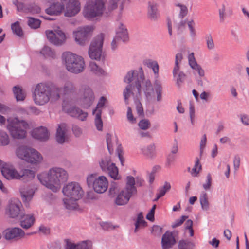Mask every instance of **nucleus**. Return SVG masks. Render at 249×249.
<instances>
[{"label":"nucleus","mask_w":249,"mask_h":249,"mask_svg":"<svg viewBox=\"0 0 249 249\" xmlns=\"http://www.w3.org/2000/svg\"><path fill=\"white\" fill-rule=\"evenodd\" d=\"M45 33L49 41L55 45H61L66 39L65 33L59 28L54 31L46 30Z\"/></svg>","instance_id":"obj_15"},{"label":"nucleus","mask_w":249,"mask_h":249,"mask_svg":"<svg viewBox=\"0 0 249 249\" xmlns=\"http://www.w3.org/2000/svg\"><path fill=\"white\" fill-rule=\"evenodd\" d=\"M206 134H204L201 140L200 143V156L201 157V155L202 154L203 149L204 148L206 143Z\"/></svg>","instance_id":"obj_60"},{"label":"nucleus","mask_w":249,"mask_h":249,"mask_svg":"<svg viewBox=\"0 0 249 249\" xmlns=\"http://www.w3.org/2000/svg\"><path fill=\"white\" fill-rule=\"evenodd\" d=\"M138 126L142 130H146L150 126V122L148 119H142L138 123Z\"/></svg>","instance_id":"obj_52"},{"label":"nucleus","mask_w":249,"mask_h":249,"mask_svg":"<svg viewBox=\"0 0 249 249\" xmlns=\"http://www.w3.org/2000/svg\"><path fill=\"white\" fill-rule=\"evenodd\" d=\"M10 142V139L7 133L0 130V144L2 146L7 145Z\"/></svg>","instance_id":"obj_47"},{"label":"nucleus","mask_w":249,"mask_h":249,"mask_svg":"<svg viewBox=\"0 0 249 249\" xmlns=\"http://www.w3.org/2000/svg\"><path fill=\"white\" fill-rule=\"evenodd\" d=\"M106 100H107V99H106V97H105L104 96H102L100 98L99 101L97 105L96 108L95 109H94L92 111L93 114H94L96 111L97 112V110L98 109H99L100 108H101L104 106Z\"/></svg>","instance_id":"obj_54"},{"label":"nucleus","mask_w":249,"mask_h":249,"mask_svg":"<svg viewBox=\"0 0 249 249\" xmlns=\"http://www.w3.org/2000/svg\"><path fill=\"white\" fill-rule=\"evenodd\" d=\"M20 194L22 201L26 202L30 201L32 199L34 191L32 189L29 188L21 191Z\"/></svg>","instance_id":"obj_36"},{"label":"nucleus","mask_w":249,"mask_h":249,"mask_svg":"<svg viewBox=\"0 0 249 249\" xmlns=\"http://www.w3.org/2000/svg\"><path fill=\"white\" fill-rule=\"evenodd\" d=\"M207 46L209 50H213L214 48V44L213 39L211 34L205 36Z\"/></svg>","instance_id":"obj_51"},{"label":"nucleus","mask_w":249,"mask_h":249,"mask_svg":"<svg viewBox=\"0 0 249 249\" xmlns=\"http://www.w3.org/2000/svg\"><path fill=\"white\" fill-rule=\"evenodd\" d=\"M18 179L23 182H28L33 179L35 176V173L34 171L30 169H24L22 170L20 172H18Z\"/></svg>","instance_id":"obj_29"},{"label":"nucleus","mask_w":249,"mask_h":249,"mask_svg":"<svg viewBox=\"0 0 249 249\" xmlns=\"http://www.w3.org/2000/svg\"><path fill=\"white\" fill-rule=\"evenodd\" d=\"M79 249H91L92 244L89 240L83 241L78 244Z\"/></svg>","instance_id":"obj_53"},{"label":"nucleus","mask_w":249,"mask_h":249,"mask_svg":"<svg viewBox=\"0 0 249 249\" xmlns=\"http://www.w3.org/2000/svg\"><path fill=\"white\" fill-rule=\"evenodd\" d=\"M104 8L102 0H95L94 3L88 4L85 7L83 14L85 18L90 19L102 15Z\"/></svg>","instance_id":"obj_11"},{"label":"nucleus","mask_w":249,"mask_h":249,"mask_svg":"<svg viewBox=\"0 0 249 249\" xmlns=\"http://www.w3.org/2000/svg\"><path fill=\"white\" fill-rule=\"evenodd\" d=\"M93 30V28L90 26L79 28L77 31L73 33L75 41L81 45H84L85 42L91 36Z\"/></svg>","instance_id":"obj_13"},{"label":"nucleus","mask_w":249,"mask_h":249,"mask_svg":"<svg viewBox=\"0 0 249 249\" xmlns=\"http://www.w3.org/2000/svg\"><path fill=\"white\" fill-rule=\"evenodd\" d=\"M240 158L238 155H235L234 157L233 166L235 170H237L240 166Z\"/></svg>","instance_id":"obj_62"},{"label":"nucleus","mask_w":249,"mask_h":249,"mask_svg":"<svg viewBox=\"0 0 249 249\" xmlns=\"http://www.w3.org/2000/svg\"><path fill=\"white\" fill-rule=\"evenodd\" d=\"M137 193L135 178L131 176H127L125 188L118 194L115 198V203L118 206L124 205L128 202L131 197Z\"/></svg>","instance_id":"obj_5"},{"label":"nucleus","mask_w":249,"mask_h":249,"mask_svg":"<svg viewBox=\"0 0 249 249\" xmlns=\"http://www.w3.org/2000/svg\"><path fill=\"white\" fill-rule=\"evenodd\" d=\"M95 176L93 174H91L90 176L87 177V182L89 186H94V181L95 180Z\"/></svg>","instance_id":"obj_63"},{"label":"nucleus","mask_w":249,"mask_h":249,"mask_svg":"<svg viewBox=\"0 0 249 249\" xmlns=\"http://www.w3.org/2000/svg\"><path fill=\"white\" fill-rule=\"evenodd\" d=\"M199 200L202 209L206 211L209 210L210 204L206 193L204 192L201 193L199 197Z\"/></svg>","instance_id":"obj_34"},{"label":"nucleus","mask_w":249,"mask_h":249,"mask_svg":"<svg viewBox=\"0 0 249 249\" xmlns=\"http://www.w3.org/2000/svg\"><path fill=\"white\" fill-rule=\"evenodd\" d=\"M60 92L61 89L52 82L40 83L36 86L34 100L36 105H44L50 99L58 100Z\"/></svg>","instance_id":"obj_2"},{"label":"nucleus","mask_w":249,"mask_h":249,"mask_svg":"<svg viewBox=\"0 0 249 249\" xmlns=\"http://www.w3.org/2000/svg\"><path fill=\"white\" fill-rule=\"evenodd\" d=\"M147 226V222L144 220L142 212L139 213L137 215V220L135 223L134 232L136 233L140 226L145 227Z\"/></svg>","instance_id":"obj_35"},{"label":"nucleus","mask_w":249,"mask_h":249,"mask_svg":"<svg viewBox=\"0 0 249 249\" xmlns=\"http://www.w3.org/2000/svg\"><path fill=\"white\" fill-rule=\"evenodd\" d=\"M21 208H22V205L18 199L12 200L9 202L8 206L9 216L11 218L20 217L21 215L24 213L21 209Z\"/></svg>","instance_id":"obj_17"},{"label":"nucleus","mask_w":249,"mask_h":249,"mask_svg":"<svg viewBox=\"0 0 249 249\" xmlns=\"http://www.w3.org/2000/svg\"><path fill=\"white\" fill-rule=\"evenodd\" d=\"M118 188V185L117 183L114 181H112L110 183V187L109 189V195L112 196H114L116 194V190Z\"/></svg>","instance_id":"obj_57"},{"label":"nucleus","mask_w":249,"mask_h":249,"mask_svg":"<svg viewBox=\"0 0 249 249\" xmlns=\"http://www.w3.org/2000/svg\"><path fill=\"white\" fill-rule=\"evenodd\" d=\"M176 239L173 233L169 231L163 235L161 238V246L162 249H169L176 243Z\"/></svg>","instance_id":"obj_23"},{"label":"nucleus","mask_w":249,"mask_h":249,"mask_svg":"<svg viewBox=\"0 0 249 249\" xmlns=\"http://www.w3.org/2000/svg\"><path fill=\"white\" fill-rule=\"evenodd\" d=\"M63 110L70 116L78 118L81 121L85 120L88 116V113L83 111L75 106H68L67 105H62Z\"/></svg>","instance_id":"obj_16"},{"label":"nucleus","mask_w":249,"mask_h":249,"mask_svg":"<svg viewBox=\"0 0 249 249\" xmlns=\"http://www.w3.org/2000/svg\"><path fill=\"white\" fill-rule=\"evenodd\" d=\"M63 201L66 208L69 210H76L79 207L77 201L72 200L70 198L64 199Z\"/></svg>","instance_id":"obj_41"},{"label":"nucleus","mask_w":249,"mask_h":249,"mask_svg":"<svg viewBox=\"0 0 249 249\" xmlns=\"http://www.w3.org/2000/svg\"><path fill=\"white\" fill-rule=\"evenodd\" d=\"M62 58L69 72L78 74L84 71L85 63L81 56L66 52L63 53Z\"/></svg>","instance_id":"obj_4"},{"label":"nucleus","mask_w":249,"mask_h":249,"mask_svg":"<svg viewBox=\"0 0 249 249\" xmlns=\"http://www.w3.org/2000/svg\"><path fill=\"white\" fill-rule=\"evenodd\" d=\"M79 94L81 107L84 108H89L92 105L95 99L92 89L88 85L82 84L79 89Z\"/></svg>","instance_id":"obj_8"},{"label":"nucleus","mask_w":249,"mask_h":249,"mask_svg":"<svg viewBox=\"0 0 249 249\" xmlns=\"http://www.w3.org/2000/svg\"><path fill=\"white\" fill-rule=\"evenodd\" d=\"M195 244L188 240L182 239L178 243V249H195Z\"/></svg>","instance_id":"obj_33"},{"label":"nucleus","mask_w":249,"mask_h":249,"mask_svg":"<svg viewBox=\"0 0 249 249\" xmlns=\"http://www.w3.org/2000/svg\"><path fill=\"white\" fill-rule=\"evenodd\" d=\"M66 6L64 16L72 17L77 14L80 11V3L79 0H60Z\"/></svg>","instance_id":"obj_14"},{"label":"nucleus","mask_w":249,"mask_h":249,"mask_svg":"<svg viewBox=\"0 0 249 249\" xmlns=\"http://www.w3.org/2000/svg\"><path fill=\"white\" fill-rule=\"evenodd\" d=\"M145 77L142 67L139 71L131 70L129 71L124 78V82L127 83L123 91V96L126 104H128V99L131 95H134L133 90L136 88L138 94L141 92V84L144 82Z\"/></svg>","instance_id":"obj_3"},{"label":"nucleus","mask_w":249,"mask_h":249,"mask_svg":"<svg viewBox=\"0 0 249 249\" xmlns=\"http://www.w3.org/2000/svg\"><path fill=\"white\" fill-rule=\"evenodd\" d=\"M144 154L152 158L155 156V147L154 144L148 145L146 149H142Z\"/></svg>","instance_id":"obj_50"},{"label":"nucleus","mask_w":249,"mask_h":249,"mask_svg":"<svg viewBox=\"0 0 249 249\" xmlns=\"http://www.w3.org/2000/svg\"><path fill=\"white\" fill-rule=\"evenodd\" d=\"M125 0H110L109 1V9L111 10H114L116 9L118 4H120V9L122 11L124 9V1Z\"/></svg>","instance_id":"obj_46"},{"label":"nucleus","mask_w":249,"mask_h":249,"mask_svg":"<svg viewBox=\"0 0 249 249\" xmlns=\"http://www.w3.org/2000/svg\"><path fill=\"white\" fill-rule=\"evenodd\" d=\"M143 90L145 96L147 98L151 97L154 91V89L149 80H147L144 82Z\"/></svg>","instance_id":"obj_32"},{"label":"nucleus","mask_w":249,"mask_h":249,"mask_svg":"<svg viewBox=\"0 0 249 249\" xmlns=\"http://www.w3.org/2000/svg\"><path fill=\"white\" fill-rule=\"evenodd\" d=\"M116 152L118 155V157L119 158V159L120 161L121 164L122 166H124V158L122 153H123V150L122 148L121 147V145L120 144L119 145L117 149H116Z\"/></svg>","instance_id":"obj_56"},{"label":"nucleus","mask_w":249,"mask_h":249,"mask_svg":"<svg viewBox=\"0 0 249 249\" xmlns=\"http://www.w3.org/2000/svg\"><path fill=\"white\" fill-rule=\"evenodd\" d=\"M102 110L98 109L95 116V124L98 130L101 131L103 129V122L101 119Z\"/></svg>","instance_id":"obj_45"},{"label":"nucleus","mask_w":249,"mask_h":249,"mask_svg":"<svg viewBox=\"0 0 249 249\" xmlns=\"http://www.w3.org/2000/svg\"><path fill=\"white\" fill-rule=\"evenodd\" d=\"M11 30L13 33L19 37H22L23 36V32L20 23L18 21H16L11 24Z\"/></svg>","instance_id":"obj_43"},{"label":"nucleus","mask_w":249,"mask_h":249,"mask_svg":"<svg viewBox=\"0 0 249 249\" xmlns=\"http://www.w3.org/2000/svg\"><path fill=\"white\" fill-rule=\"evenodd\" d=\"M188 217V216L182 215L180 219H176L172 224V228H175L180 226Z\"/></svg>","instance_id":"obj_55"},{"label":"nucleus","mask_w":249,"mask_h":249,"mask_svg":"<svg viewBox=\"0 0 249 249\" xmlns=\"http://www.w3.org/2000/svg\"><path fill=\"white\" fill-rule=\"evenodd\" d=\"M170 184L166 181L163 186L160 187L158 190V194L159 195V197H161L165 195L166 193L171 189Z\"/></svg>","instance_id":"obj_48"},{"label":"nucleus","mask_w":249,"mask_h":249,"mask_svg":"<svg viewBox=\"0 0 249 249\" xmlns=\"http://www.w3.org/2000/svg\"><path fill=\"white\" fill-rule=\"evenodd\" d=\"M154 86L157 94V101L158 102H160L162 99V88L160 82L158 79H155L154 83Z\"/></svg>","instance_id":"obj_38"},{"label":"nucleus","mask_w":249,"mask_h":249,"mask_svg":"<svg viewBox=\"0 0 249 249\" xmlns=\"http://www.w3.org/2000/svg\"><path fill=\"white\" fill-rule=\"evenodd\" d=\"M67 132L66 124L62 123L58 125L57 129L55 139L56 142L59 144H63L65 141V136Z\"/></svg>","instance_id":"obj_27"},{"label":"nucleus","mask_w":249,"mask_h":249,"mask_svg":"<svg viewBox=\"0 0 249 249\" xmlns=\"http://www.w3.org/2000/svg\"><path fill=\"white\" fill-rule=\"evenodd\" d=\"M1 172L3 177L7 180L18 179L19 177L18 171L12 167H9L6 163L2 164Z\"/></svg>","instance_id":"obj_20"},{"label":"nucleus","mask_w":249,"mask_h":249,"mask_svg":"<svg viewBox=\"0 0 249 249\" xmlns=\"http://www.w3.org/2000/svg\"><path fill=\"white\" fill-rule=\"evenodd\" d=\"M17 156L26 162L36 164L42 160L41 155L36 150L26 146H21L16 150Z\"/></svg>","instance_id":"obj_6"},{"label":"nucleus","mask_w":249,"mask_h":249,"mask_svg":"<svg viewBox=\"0 0 249 249\" xmlns=\"http://www.w3.org/2000/svg\"><path fill=\"white\" fill-rule=\"evenodd\" d=\"M72 130L76 137H79L82 133L81 129L76 125H72Z\"/></svg>","instance_id":"obj_64"},{"label":"nucleus","mask_w":249,"mask_h":249,"mask_svg":"<svg viewBox=\"0 0 249 249\" xmlns=\"http://www.w3.org/2000/svg\"><path fill=\"white\" fill-rule=\"evenodd\" d=\"M40 182L54 192H56L61 185L66 182L68 174L62 168L54 167L50 169L48 172H43L37 175Z\"/></svg>","instance_id":"obj_1"},{"label":"nucleus","mask_w":249,"mask_h":249,"mask_svg":"<svg viewBox=\"0 0 249 249\" xmlns=\"http://www.w3.org/2000/svg\"><path fill=\"white\" fill-rule=\"evenodd\" d=\"M62 89L64 95L72 94L76 91V88L73 83L70 81L66 82Z\"/></svg>","instance_id":"obj_37"},{"label":"nucleus","mask_w":249,"mask_h":249,"mask_svg":"<svg viewBox=\"0 0 249 249\" xmlns=\"http://www.w3.org/2000/svg\"><path fill=\"white\" fill-rule=\"evenodd\" d=\"M29 11L32 14H39L41 12V8L38 5L34 4L29 7Z\"/></svg>","instance_id":"obj_59"},{"label":"nucleus","mask_w":249,"mask_h":249,"mask_svg":"<svg viewBox=\"0 0 249 249\" xmlns=\"http://www.w3.org/2000/svg\"><path fill=\"white\" fill-rule=\"evenodd\" d=\"M33 137L41 141H46L49 138V134L46 127L41 126L32 132Z\"/></svg>","instance_id":"obj_26"},{"label":"nucleus","mask_w":249,"mask_h":249,"mask_svg":"<svg viewBox=\"0 0 249 249\" xmlns=\"http://www.w3.org/2000/svg\"><path fill=\"white\" fill-rule=\"evenodd\" d=\"M104 39V34H100L96 36L91 41L88 51L89 55L91 59L96 60L104 59V57L102 56Z\"/></svg>","instance_id":"obj_7"},{"label":"nucleus","mask_w":249,"mask_h":249,"mask_svg":"<svg viewBox=\"0 0 249 249\" xmlns=\"http://www.w3.org/2000/svg\"><path fill=\"white\" fill-rule=\"evenodd\" d=\"M143 64L147 68L151 69L157 78L159 73V65L156 61L150 59H146L143 61Z\"/></svg>","instance_id":"obj_30"},{"label":"nucleus","mask_w":249,"mask_h":249,"mask_svg":"<svg viewBox=\"0 0 249 249\" xmlns=\"http://www.w3.org/2000/svg\"><path fill=\"white\" fill-rule=\"evenodd\" d=\"M175 77H176V85L180 88L182 84L184 82L186 78V75L183 71H179Z\"/></svg>","instance_id":"obj_49"},{"label":"nucleus","mask_w":249,"mask_h":249,"mask_svg":"<svg viewBox=\"0 0 249 249\" xmlns=\"http://www.w3.org/2000/svg\"><path fill=\"white\" fill-rule=\"evenodd\" d=\"M8 124L7 128L9 130L11 137L15 139H22L26 136V131L22 129L17 121L8 120Z\"/></svg>","instance_id":"obj_12"},{"label":"nucleus","mask_w":249,"mask_h":249,"mask_svg":"<svg viewBox=\"0 0 249 249\" xmlns=\"http://www.w3.org/2000/svg\"><path fill=\"white\" fill-rule=\"evenodd\" d=\"M62 192L69 198L75 201L79 200L84 195L82 188L80 184L76 182L69 183L64 186Z\"/></svg>","instance_id":"obj_9"},{"label":"nucleus","mask_w":249,"mask_h":249,"mask_svg":"<svg viewBox=\"0 0 249 249\" xmlns=\"http://www.w3.org/2000/svg\"><path fill=\"white\" fill-rule=\"evenodd\" d=\"M28 25L32 29H38L40 27L41 21L39 19L32 17H28Z\"/></svg>","instance_id":"obj_40"},{"label":"nucleus","mask_w":249,"mask_h":249,"mask_svg":"<svg viewBox=\"0 0 249 249\" xmlns=\"http://www.w3.org/2000/svg\"><path fill=\"white\" fill-rule=\"evenodd\" d=\"M100 167L103 172L107 173L114 180H119L121 176L119 175L118 168L115 164L111 162L109 157H105L99 162Z\"/></svg>","instance_id":"obj_10"},{"label":"nucleus","mask_w":249,"mask_h":249,"mask_svg":"<svg viewBox=\"0 0 249 249\" xmlns=\"http://www.w3.org/2000/svg\"><path fill=\"white\" fill-rule=\"evenodd\" d=\"M5 239L10 240L16 238H21L24 236L25 232L22 229L18 227L9 228L3 232Z\"/></svg>","instance_id":"obj_18"},{"label":"nucleus","mask_w":249,"mask_h":249,"mask_svg":"<svg viewBox=\"0 0 249 249\" xmlns=\"http://www.w3.org/2000/svg\"><path fill=\"white\" fill-rule=\"evenodd\" d=\"M147 17L152 21H156L160 16L157 8V4L154 2H148Z\"/></svg>","instance_id":"obj_24"},{"label":"nucleus","mask_w":249,"mask_h":249,"mask_svg":"<svg viewBox=\"0 0 249 249\" xmlns=\"http://www.w3.org/2000/svg\"><path fill=\"white\" fill-rule=\"evenodd\" d=\"M65 10V5L59 2H54L46 8L45 12L49 15H60Z\"/></svg>","instance_id":"obj_21"},{"label":"nucleus","mask_w":249,"mask_h":249,"mask_svg":"<svg viewBox=\"0 0 249 249\" xmlns=\"http://www.w3.org/2000/svg\"><path fill=\"white\" fill-rule=\"evenodd\" d=\"M13 92L17 102L24 101L26 98V94L21 88L19 86H15L13 88Z\"/></svg>","instance_id":"obj_31"},{"label":"nucleus","mask_w":249,"mask_h":249,"mask_svg":"<svg viewBox=\"0 0 249 249\" xmlns=\"http://www.w3.org/2000/svg\"><path fill=\"white\" fill-rule=\"evenodd\" d=\"M20 225L22 228L28 229L34 223L35 219L33 215L25 214L24 213L19 217Z\"/></svg>","instance_id":"obj_25"},{"label":"nucleus","mask_w":249,"mask_h":249,"mask_svg":"<svg viewBox=\"0 0 249 249\" xmlns=\"http://www.w3.org/2000/svg\"><path fill=\"white\" fill-rule=\"evenodd\" d=\"M108 181L106 177L101 176L95 179L93 187L95 192L99 194L104 193L108 187Z\"/></svg>","instance_id":"obj_19"},{"label":"nucleus","mask_w":249,"mask_h":249,"mask_svg":"<svg viewBox=\"0 0 249 249\" xmlns=\"http://www.w3.org/2000/svg\"><path fill=\"white\" fill-rule=\"evenodd\" d=\"M115 37L123 42L129 40V34L126 26L122 22H120L116 29Z\"/></svg>","instance_id":"obj_22"},{"label":"nucleus","mask_w":249,"mask_h":249,"mask_svg":"<svg viewBox=\"0 0 249 249\" xmlns=\"http://www.w3.org/2000/svg\"><path fill=\"white\" fill-rule=\"evenodd\" d=\"M188 61L190 67L193 70H196L200 77L204 76V71L202 67L197 63L193 53H192L189 55Z\"/></svg>","instance_id":"obj_28"},{"label":"nucleus","mask_w":249,"mask_h":249,"mask_svg":"<svg viewBox=\"0 0 249 249\" xmlns=\"http://www.w3.org/2000/svg\"><path fill=\"white\" fill-rule=\"evenodd\" d=\"M183 58L182 54L181 53H178L175 56V66L173 70V75L175 77L177 72L179 71V62H181Z\"/></svg>","instance_id":"obj_44"},{"label":"nucleus","mask_w":249,"mask_h":249,"mask_svg":"<svg viewBox=\"0 0 249 249\" xmlns=\"http://www.w3.org/2000/svg\"><path fill=\"white\" fill-rule=\"evenodd\" d=\"M89 68L90 71L98 76L105 75V71L104 70L99 67L95 62H90L89 64Z\"/></svg>","instance_id":"obj_39"},{"label":"nucleus","mask_w":249,"mask_h":249,"mask_svg":"<svg viewBox=\"0 0 249 249\" xmlns=\"http://www.w3.org/2000/svg\"><path fill=\"white\" fill-rule=\"evenodd\" d=\"M174 154L170 153L167 156L166 163L167 167H169L171 164L176 160V156Z\"/></svg>","instance_id":"obj_61"},{"label":"nucleus","mask_w":249,"mask_h":249,"mask_svg":"<svg viewBox=\"0 0 249 249\" xmlns=\"http://www.w3.org/2000/svg\"><path fill=\"white\" fill-rule=\"evenodd\" d=\"M40 53L45 58H54L55 57V53L54 51L48 46H44Z\"/></svg>","instance_id":"obj_42"},{"label":"nucleus","mask_w":249,"mask_h":249,"mask_svg":"<svg viewBox=\"0 0 249 249\" xmlns=\"http://www.w3.org/2000/svg\"><path fill=\"white\" fill-rule=\"evenodd\" d=\"M206 178L207 182L203 185V187L205 190L210 189L212 184V177L210 173L207 174Z\"/></svg>","instance_id":"obj_58"}]
</instances>
